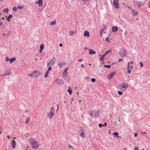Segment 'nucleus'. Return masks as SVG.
Listing matches in <instances>:
<instances>
[{"label": "nucleus", "mask_w": 150, "mask_h": 150, "mask_svg": "<svg viewBox=\"0 0 150 150\" xmlns=\"http://www.w3.org/2000/svg\"><path fill=\"white\" fill-rule=\"evenodd\" d=\"M119 87L120 88H124V89H126L128 87V84L127 83H123L121 84L120 83L119 85Z\"/></svg>", "instance_id": "0eeeda50"}, {"label": "nucleus", "mask_w": 150, "mask_h": 150, "mask_svg": "<svg viewBox=\"0 0 150 150\" xmlns=\"http://www.w3.org/2000/svg\"><path fill=\"white\" fill-rule=\"evenodd\" d=\"M83 59L82 58H81V59H79L78 60V61H79V62H82L83 61Z\"/></svg>", "instance_id": "49530a36"}, {"label": "nucleus", "mask_w": 150, "mask_h": 150, "mask_svg": "<svg viewBox=\"0 0 150 150\" xmlns=\"http://www.w3.org/2000/svg\"><path fill=\"white\" fill-rule=\"evenodd\" d=\"M109 38H108V37H107L105 39V40L107 41H108V42H110V41H109Z\"/></svg>", "instance_id": "37998d69"}, {"label": "nucleus", "mask_w": 150, "mask_h": 150, "mask_svg": "<svg viewBox=\"0 0 150 150\" xmlns=\"http://www.w3.org/2000/svg\"><path fill=\"white\" fill-rule=\"evenodd\" d=\"M3 23L2 22H0V26L2 25Z\"/></svg>", "instance_id": "13d9d810"}, {"label": "nucleus", "mask_w": 150, "mask_h": 150, "mask_svg": "<svg viewBox=\"0 0 150 150\" xmlns=\"http://www.w3.org/2000/svg\"><path fill=\"white\" fill-rule=\"evenodd\" d=\"M140 67H143V63H142V62H140Z\"/></svg>", "instance_id": "c03bdc74"}, {"label": "nucleus", "mask_w": 150, "mask_h": 150, "mask_svg": "<svg viewBox=\"0 0 150 150\" xmlns=\"http://www.w3.org/2000/svg\"><path fill=\"white\" fill-rule=\"evenodd\" d=\"M68 147L70 149H73V147L70 144H69L68 145Z\"/></svg>", "instance_id": "7c9ffc66"}, {"label": "nucleus", "mask_w": 150, "mask_h": 150, "mask_svg": "<svg viewBox=\"0 0 150 150\" xmlns=\"http://www.w3.org/2000/svg\"><path fill=\"white\" fill-rule=\"evenodd\" d=\"M104 67L105 68H110V67H111V65H104Z\"/></svg>", "instance_id": "473e14b6"}, {"label": "nucleus", "mask_w": 150, "mask_h": 150, "mask_svg": "<svg viewBox=\"0 0 150 150\" xmlns=\"http://www.w3.org/2000/svg\"><path fill=\"white\" fill-rule=\"evenodd\" d=\"M71 101H73L74 100V98H72L71 99Z\"/></svg>", "instance_id": "4d7b16f0"}, {"label": "nucleus", "mask_w": 150, "mask_h": 150, "mask_svg": "<svg viewBox=\"0 0 150 150\" xmlns=\"http://www.w3.org/2000/svg\"><path fill=\"white\" fill-rule=\"evenodd\" d=\"M50 112H52V113H54V109L53 108V107H52L50 108Z\"/></svg>", "instance_id": "393cba45"}, {"label": "nucleus", "mask_w": 150, "mask_h": 150, "mask_svg": "<svg viewBox=\"0 0 150 150\" xmlns=\"http://www.w3.org/2000/svg\"><path fill=\"white\" fill-rule=\"evenodd\" d=\"M18 8L19 9H22L23 8V6H19L18 7Z\"/></svg>", "instance_id": "a19ab883"}, {"label": "nucleus", "mask_w": 150, "mask_h": 150, "mask_svg": "<svg viewBox=\"0 0 150 150\" xmlns=\"http://www.w3.org/2000/svg\"><path fill=\"white\" fill-rule=\"evenodd\" d=\"M74 32V33H77V32L76 31H75L74 32Z\"/></svg>", "instance_id": "69168bd1"}, {"label": "nucleus", "mask_w": 150, "mask_h": 150, "mask_svg": "<svg viewBox=\"0 0 150 150\" xmlns=\"http://www.w3.org/2000/svg\"><path fill=\"white\" fill-rule=\"evenodd\" d=\"M81 67L82 68H83L84 67V66L83 64H81Z\"/></svg>", "instance_id": "09e8293b"}, {"label": "nucleus", "mask_w": 150, "mask_h": 150, "mask_svg": "<svg viewBox=\"0 0 150 150\" xmlns=\"http://www.w3.org/2000/svg\"><path fill=\"white\" fill-rule=\"evenodd\" d=\"M117 92L118 93V94L120 95H121L122 94V92L120 91H117Z\"/></svg>", "instance_id": "79ce46f5"}, {"label": "nucleus", "mask_w": 150, "mask_h": 150, "mask_svg": "<svg viewBox=\"0 0 150 150\" xmlns=\"http://www.w3.org/2000/svg\"><path fill=\"white\" fill-rule=\"evenodd\" d=\"M90 115L93 118H96L99 116V112L98 110H94L89 112Z\"/></svg>", "instance_id": "f03ea898"}, {"label": "nucleus", "mask_w": 150, "mask_h": 150, "mask_svg": "<svg viewBox=\"0 0 150 150\" xmlns=\"http://www.w3.org/2000/svg\"><path fill=\"white\" fill-rule=\"evenodd\" d=\"M11 145H12L13 148H15L16 146V144L15 141L14 140L12 141L11 142Z\"/></svg>", "instance_id": "4468645a"}, {"label": "nucleus", "mask_w": 150, "mask_h": 150, "mask_svg": "<svg viewBox=\"0 0 150 150\" xmlns=\"http://www.w3.org/2000/svg\"><path fill=\"white\" fill-rule=\"evenodd\" d=\"M7 76H9L11 75V73L10 72H8L7 74H6Z\"/></svg>", "instance_id": "8fccbe9b"}, {"label": "nucleus", "mask_w": 150, "mask_h": 150, "mask_svg": "<svg viewBox=\"0 0 150 150\" xmlns=\"http://www.w3.org/2000/svg\"><path fill=\"white\" fill-rule=\"evenodd\" d=\"M106 55H105V54L103 55V56L100 58V60H103V58Z\"/></svg>", "instance_id": "2f4dec72"}, {"label": "nucleus", "mask_w": 150, "mask_h": 150, "mask_svg": "<svg viewBox=\"0 0 150 150\" xmlns=\"http://www.w3.org/2000/svg\"><path fill=\"white\" fill-rule=\"evenodd\" d=\"M57 109L56 110V112H57L58 110V105H57Z\"/></svg>", "instance_id": "864d4df0"}, {"label": "nucleus", "mask_w": 150, "mask_h": 150, "mask_svg": "<svg viewBox=\"0 0 150 150\" xmlns=\"http://www.w3.org/2000/svg\"><path fill=\"white\" fill-rule=\"evenodd\" d=\"M59 46L60 47H61L62 46V43H60L59 44Z\"/></svg>", "instance_id": "6e6d98bb"}, {"label": "nucleus", "mask_w": 150, "mask_h": 150, "mask_svg": "<svg viewBox=\"0 0 150 150\" xmlns=\"http://www.w3.org/2000/svg\"><path fill=\"white\" fill-rule=\"evenodd\" d=\"M54 113H52V112H50V113L48 114V115L49 117L51 119L52 117L54 116Z\"/></svg>", "instance_id": "ddd939ff"}, {"label": "nucleus", "mask_w": 150, "mask_h": 150, "mask_svg": "<svg viewBox=\"0 0 150 150\" xmlns=\"http://www.w3.org/2000/svg\"><path fill=\"white\" fill-rule=\"evenodd\" d=\"M104 30L103 29H101L100 30V33L101 32H103Z\"/></svg>", "instance_id": "e2e57ef3"}, {"label": "nucleus", "mask_w": 150, "mask_h": 150, "mask_svg": "<svg viewBox=\"0 0 150 150\" xmlns=\"http://www.w3.org/2000/svg\"><path fill=\"white\" fill-rule=\"evenodd\" d=\"M39 75V73L38 71L35 70L33 71L32 74H30L28 75L30 76L31 77H35V78H37Z\"/></svg>", "instance_id": "20e7f679"}, {"label": "nucleus", "mask_w": 150, "mask_h": 150, "mask_svg": "<svg viewBox=\"0 0 150 150\" xmlns=\"http://www.w3.org/2000/svg\"><path fill=\"white\" fill-rule=\"evenodd\" d=\"M30 120V117H28L26 119V121L25 122V123L26 124H27L29 122Z\"/></svg>", "instance_id": "4be33fe9"}, {"label": "nucleus", "mask_w": 150, "mask_h": 150, "mask_svg": "<svg viewBox=\"0 0 150 150\" xmlns=\"http://www.w3.org/2000/svg\"><path fill=\"white\" fill-rule=\"evenodd\" d=\"M138 135V134L137 133H135L134 134V137H137Z\"/></svg>", "instance_id": "603ef678"}, {"label": "nucleus", "mask_w": 150, "mask_h": 150, "mask_svg": "<svg viewBox=\"0 0 150 150\" xmlns=\"http://www.w3.org/2000/svg\"><path fill=\"white\" fill-rule=\"evenodd\" d=\"M74 34V32L73 31H69V34L70 35H72Z\"/></svg>", "instance_id": "4c0bfd02"}, {"label": "nucleus", "mask_w": 150, "mask_h": 150, "mask_svg": "<svg viewBox=\"0 0 150 150\" xmlns=\"http://www.w3.org/2000/svg\"><path fill=\"white\" fill-rule=\"evenodd\" d=\"M44 47V45L43 44H42L40 45V49L43 50Z\"/></svg>", "instance_id": "cd10ccee"}, {"label": "nucleus", "mask_w": 150, "mask_h": 150, "mask_svg": "<svg viewBox=\"0 0 150 150\" xmlns=\"http://www.w3.org/2000/svg\"><path fill=\"white\" fill-rule=\"evenodd\" d=\"M36 4H38L39 6L41 7L43 4V0H38V2H36Z\"/></svg>", "instance_id": "9d476101"}, {"label": "nucleus", "mask_w": 150, "mask_h": 150, "mask_svg": "<svg viewBox=\"0 0 150 150\" xmlns=\"http://www.w3.org/2000/svg\"><path fill=\"white\" fill-rule=\"evenodd\" d=\"M111 52V50H109L108 51H107L105 52V55H106L107 54H108L110 52Z\"/></svg>", "instance_id": "c85d7f7f"}, {"label": "nucleus", "mask_w": 150, "mask_h": 150, "mask_svg": "<svg viewBox=\"0 0 150 150\" xmlns=\"http://www.w3.org/2000/svg\"><path fill=\"white\" fill-rule=\"evenodd\" d=\"M113 134H114V135H116V136L117 137H118V133L117 132H115L114 133H113Z\"/></svg>", "instance_id": "c9c22d12"}, {"label": "nucleus", "mask_w": 150, "mask_h": 150, "mask_svg": "<svg viewBox=\"0 0 150 150\" xmlns=\"http://www.w3.org/2000/svg\"><path fill=\"white\" fill-rule=\"evenodd\" d=\"M29 142L30 144L33 146H32V148L37 149L39 148V144L35 139L30 138L29 139Z\"/></svg>", "instance_id": "f257e3e1"}, {"label": "nucleus", "mask_w": 150, "mask_h": 150, "mask_svg": "<svg viewBox=\"0 0 150 150\" xmlns=\"http://www.w3.org/2000/svg\"><path fill=\"white\" fill-rule=\"evenodd\" d=\"M48 75H49V73H47V72H46L45 73V75H44L45 78H46L48 76Z\"/></svg>", "instance_id": "bb28decb"}, {"label": "nucleus", "mask_w": 150, "mask_h": 150, "mask_svg": "<svg viewBox=\"0 0 150 150\" xmlns=\"http://www.w3.org/2000/svg\"><path fill=\"white\" fill-rule=\"evenodd\" d=\"M81 136L83 138H84L85 137V135L84 133L83 132H81Z\"/></svg>", "instance_id": "5701e85b"}, {"label": "nucleus", "mask_w": 150, "mask_h": 150, "mask_svg": "<svg viewBox=\"0 0 150 150\" xmlns=\"http://www.w3.org/2000/svg\"><path fill=\"white\" fill-rule=\"evenodd\" d=\"M89 54H96V52L92 49H90L89 50Z\"/></svg>", "instance_id": "f8f14e48"}, {"label": "nucleus", "mask_w": 150, "mask_h": 150, "mask_svg": "<svg viewBox=\"0 0 150 150\" xmlns=\"http://www.w3.org/2000/svg\"><path fill=\"white\" fill-rule=\"evenodd\" d=\"M56 83L57 84L59 85H62L64 84L63 80L60 79H57L56 80Z\"/></svg>", "instance_id": "6e6552de"}, {"label": "nucleus", "mask_w": 150, "mask_h": 150, "mask_svg": "<svg viewBox=\"0 0 150 150\" xmlns=\"http://www.w3.org/2000/svg\"><path fill=\"white\" fill-rule=\"evenodd\" d=\"M104 125H105V126H106V125H107V123H104Z\"/></svg>", "instance_id": "338daca9"}, {"label": "nucleus", "mask_w": 150, "mask_h": 150, "mask_svg": "<svg viewBox=\"0 0 150 150\" xmlns=\"http://www.w3.org/2000/svg\"><path fill=\"white\" fill-rule=\"evenodd\" d=\"M135 150H138V148L137 147H135L134 148Z\"/></svg>", "instance_id": "5fc2aeb1"}, {"label": "nucleus", "mask_w": 150, "mask_h": 150, "mask_svg": "<svg viewBox=\"0 0 150 150\" xmlns=\"http://www.w3.org/2000/svg\"><path fill=\"white\" fill-rule=\"evenodd\" d=\"M123 59H118V61L119 62H120Z\"/></svg>", "instance_id": "3c124183"}, {"label": "nucleus", "mask_w": 150, "mask_h": 150, "mask_svg": "<svg viewBox=\"0 0 150 150\" xmlns=\"http://www.w3.org/2000/svg\"><path fill=\"white\" fill-rule=\"evenodd\" d=\"M83 35L85 37H89V32L87 31H84Z\"/></svg>", "instance_id": "9b49d317"}, {"label": "nucleus", "mask_w": 150, "mask_h": 150, "mask_svg": "<svg viewBox=\"0 0 150 150\" xmlns=\"http://www.w3.org/2000/svg\"><path fill=\"white\" fill-rule=\"evenodd\" d=\"M91 81L93 82H94L96 81V79L94 78H92L91 79Z\"/></svg>", "instance_id": "58836bf2"}, {"label": "nucleus", "mask_w": 150, "mask_h": 150, "mask_svg": "<svg viewBox=\"0 0 150 150\" xmlns=\"http://www.w3.org/2000/svg\"><path fill=\"white\" fill-rule=\"evenodd\" d=\"M50 71V70H49L48 69L46 72L47 73H47H49Z\"/></svg>", "instance_id": "0e129e2a"}, {"label": "nucleus", "mask_w": 150, "mask_h": 150, "mask_svg": "<svg viewBox=\"0 0 150 150\" xmlns=\"http://www.w3.org/2000/svg\"><path fill=\"white\" fill-rule=\"evenodd\" d=\"M129 64H130V63L129 62L127 63V65H128V67H127V69L128 70L127 71L129 74L131 73V70H129V66H130Z\"/></svg>", "instance_id": "6ab92c4d"}, {"label": "nucleus", "mask_w": 150, "mask_h": 150, "mask_svg": "<svg viewBox=\"0 0 150 150\" xmlns=\"http://www.w3.org/2000/svg\"><path fill=\"white\" fill-rule=\"evenodd\" d=\"M119 53L120 55L122 57H126L128 54L127 52L123 48L120 49Z\"/></svg>", "instance_id": "7ed1b4c3"}, {"label": "nucleus", "mask_w": 150, "mask_h": 150, "mask_svg": "<svg viewBox=\"0 0 150 150\" xmlns=\"http://www.w3.org/2000/svg\"><path fill=\"white\" fill-rule=\"evenodd\" d=\"M117 30L118 28L117 26H115L112 28V30L114 32H116L117 31Z\"/></svg>", "instance_id": "dca6fc26"}, {"label": "nucleus", "mask_w": 150, "mask_h": 150, "mask_svg": "<svg viewBox=\"0 0 150 150\" xmlns=\"http://www.w3.org/2000/svg\"><path fill=\"white\" fill-rule=\"evenodd\" d=\"M64 65V63L63 62H61V63L58 64V65L59 66V67L60 68L61 67H62Z\"/></svg>", "instance_id": "b1692460"}, {"label": "nucleus", "mask_w": 150, "mask_h": 150, "mask_svg": "<svg viewBox=\"0 0 150 150\" xmlns=\"http://www.w3.org/2000/svg\"><path fill=\"white\" fill-rule=\"evenodd\" d=\"M56 21H54L51 22L50 24L51 25H54L55 24Z\"/></svg>", "instance_id": "c756f323"}, {"label": "nucleus", "mask_w": 150, "mask_h": 150, "mask_svg": "<svg viewBox=\"0 0 150 150\" xmlns=\"http://www.w3.org/2000/svg\"><path fill=\"white\" fill-rule=\"evenodd\" d=\"M133 67V66L132 65H131V66L130 65V66H129V70H131H131H132Z\"/></svg>", "instance_id": "e433bc0d"}, {"label": "nucleus", "mask_w": 150, "mask_h": 150, "mask_svg": "<svg viewBox=\"0 0 150 150\" xmlns=\"http://www.w3.org/2000/svg\"><path fill=\"white\" fill-rule=\"evenodd\" d=\"M13 17V15H10L8 16L7 18V20L9 22L10 21V18Z\"/></svg>", "instance_id": "aec40b11"}, {"label": "nucleus", "mask_w": 150, "mask_h": 150, "mask_svg": "<svg viewBox=\"0 0 150 150\" xmlns=\"http://www.w3.org/2000/svg\"><path fill=\"white\" fill-rule=\"evenodd\" d=\"M98 126L100 127H101V126H104V125H103L101 124H99L98 125Z\"/></svg>", "instance_id": "a18cd8bd"}, {"label": "nucleus", "mask_w": 150, "mask_h": 150, "mask_svg": "<svg viewBox=\"0 0 150 150\" xmlns=\"http://www.w3.org/2000/svg\"><path fill=\"white\" fill-rule=\"evenodd\" d=\"M5 60L7 62H8V61H9L10 59H9V57H6V58Z\"/></svg>", "instance_id": "72a5a7b5"}, {"label": "nucleus", "mask_w": 150, "mask_h": 150, "mask_svg": "<svg viewBox=\"0 0 150 150\" xmlns=\"http://www.w3.org/2000/svg\"><path fill=\"white\" fill-rule=\"evenodd\" d=\"M8 9L7 8H6L5 9H4L3 11V12L5 13L6 12L8 13Z\"/></svg>", "instance_id": "a878e982"}, {"label": "nucleus", "mask_w": 150, "mask_h": 150, "mask_svg": "<svg viewBox=\"0 0 150 150\" xmlns=\"http://www.w3.org/2000/svg\"><path fill=\"white\" fill-rule=\"evenodd\" d=\"M68 92H69L70 94H71L72 92V90L70 87L68 88L67 90Z\"/></svg>", "instance_id": "412c9836"}, {"label": "nucleus", "mask_w": 150, "mask_h": 150, "mask_svg": "<svg viewBox=\"0 0 150 150\" xmlns=\"http://www.w3.org/2000/svg\"><path fill=\"white\" fill-rule=\"evenodd\" d=\"M130 63H131V64H133L134 62L133 61H131V62H129Z\"/></svg>", "instance_id": "680f3d73"}, {"label": "nucleus", "mask_w": 150, "mask_h": 150, "mask_svg": "<svg viewBox=\"0 0 150 150\" xmlns=\"http://www.w3.org/2000/svg\"><path fill=\"white\" fill-rule=\"evenodd\" d=\"M127 148H124V150H127Z\"/></svg>", "instance_id": "774afa93"}, {"label": "nucleus", "mask_w": 150, "mask_h": 150, "mask_svg": "<svg viewBox=\"0 0 150 150\" xmlns=\"http://www.w3.org/2000/svg\"><path fill=\"white\" fill-rule=\"evenodd\" d=\"M55 58L53 57L52 59L47 63V66L52 67L53 64L55 62Z\"/></svg>", "instance_id": "423d86ee"}, {"label": "nucleus", "mask_w": 150, "mask_h": 150, "mask_svg": "<svg viewBox=\"0 0 150 150\" xmlns=\"http://www.w3.org/2000/svg\"><path fill=\"white\" fill-rule=\"evenodd\" d=\"M67 70V69H65L62 74V77L64 79H66L67 76H68Z\"/></svg>", "instance_id": "1a4fd4ad"}, {"label": "nucleus", "mask_w": 150, "mask_h": 150, "mask_svg": "<svg viewBox=\"0 0 150 150\" xmlns=\"http://www.w3.org/2000/svg\"><path fill=\"white\" fill-rule=\"evenodd\" d=\"M131 13L132 16H136L137 15V12H136L134 10H132Z\"/></svg>", "instance_id": "f3484780"}, {"label": "nucleus", "mask_w": 150, "mask_h": 150, "mask_svg": "<svg viewBox=\"0 0 150 150\" xmlns=\"http://www.w3.org/2000/svg\"><path fill=\"white\" fill-rule=\"evenodd\" d=\"M42 50H42L40 49V50L39 51V52L40 53H41L42 52Z\"/></svg>", "instance_id": "052dcab7"}, {"label": "nucleus", "mask_w": 150, "mask_h": 150, "mask_svg": "<svg viewBox=\"0 0 150 150\" xmlns=\"http://www.w3.org/2000/svg\"><path fill=\"white\" fill-rule=\"evenodd\" d=\"M113 5L116 9L119 8V4L118 3V0H114L113 2Z\"/></svg>", "instance_id": "39448f33"}, {"label": "nucleus", "mask_w": 150, "mask_h": 150, "mask_svg": "<svg viewBox=\"0 0 150 150\" xmlns=\"http://www.w3.org/2000/svg\"><path fill=\"white\" fill-rule=\"evenodd\" d=\"M115 74V73L112 72L110 74L109 76V77L110 78V79H111L112 78V77Z\"/></svg>", "instance_id": "2eb2a0df"}, {"label": "nucleus", "mask_w": 150, "mask_h": 150, "mask_svg": "<svg viewBox=\"0 0 150 150\" xmlns=\"http://www.w3.org/2000/svg\"><path fill=\"white\" fill-rule=\"evenodd\" d=\"M17 10V8L16 7H13V11H16Z\"/></svg>", "instance_id": "f704fd0d"}, {"label": "nucleus", "mask_w": 150, "mask_h": 150, "mask_svg": "<svg viewBox=\"0 0 150 150\" xmlns=\"http://www.w3.org/2000/svg\"><path fill=\"white\" fill-rule=\"evenodd\" d=\"M48 67H49V68H48V70H50V71H51V70H52V67L51 66H48Z\"/></svg>", "instance_id": "ea45409f"}, {"label": "nucleus", "mask_w": 150, "mask_h": 150, "mask_svg": "<svg viewBox=\"0 0 150 150\" xmlns=\"http://www.w3.org/2000/svg\"><path fill=\"white\" fill-rule=\"evenodd\" d=\"M2 76H6L7 75L6 74H4L2 75Z\"/></svg>", "instance_id": "bf43d9fd"}, {"label": "nucleus", "mask_w": 150, "mask_h": 150, "mask_svg": "<svg viewBox=\"0 0 150 150\" xmlns=\"http://www.w3.org/2000/svg\"><path fill=\"white\" fill-rule=\"evenodd\" d=\"M16 58L15 57H13L11 58V59H10V63H12L13 62H14L16 60Z\"/></svg>", "instance_id": "a211bd4d"}, {"label": "nucleus", "mask_w": 150, "mask_h": 150, "mask_svg": "<svg viewBox=\"0 0 150 150\" xmlns=\"http://www.w3.org/2000/svg\"><path fill=\"white\" fill-rule=\"evenodd\" d=\"M106 25H103V30H104L106 28Z\"/></svg>", "instance_id": "de8ad7c7"}]
</instances>
